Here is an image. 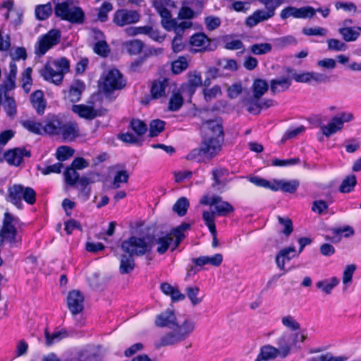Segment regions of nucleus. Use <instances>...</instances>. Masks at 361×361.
<instances>
[{"mask_svg": "<svg viewBox=\"0 0 361 361\" xmlns=\"http://www.w3.org/2000/svg\"><path fill=\"white\" fill-rule=\"evenodd\" d=\"M189 207V201L186 197L179 198L173 206V210L179 216H183L185 215L187 210Z\"/></svg>", "mask_w": 361, "mask_h": 361, "instance_id": "nucleus-48", "label": "nucleus"}, {"mask_svg": "<svg viewBox=\"0 0 361 361\" xmlns=\"http://www.w3.org/2000/svg\"><path fill=\"white\" fill-rule=\"evenodd\" d=\"M297 256L294 247H288L281 250L276 256V263L278 267L283 270L286 262Z\"/></svg>", "mask_w": 361, "mask_h": 361, "instance_id": "nucleus-24", "label": "nucleus"}, {"mask_svg": "<svg viewBox=\"0 0 361 361\" xmlns=\"http://www.w3.org/2000/svg\"><path fill=\"white\" fill-rule=\"evenodd\" d=\"M124 47L128 53L131 55H137L142 51L143 43L139 39H133L126 42L124 43Z\"/></svg>", "mask_w": 361, "mask_h": 361, "instance_id": "nucleus-45", "label": "nucleus"}, {"mask_svg": "<svg viewBox=\"0 0 361 361\" xmlns=\"http://www.w3.org/2000/svg\"><path fill=\"white\" fill-rule=\"evenodd\" d=\"M167 86L168 80L166 78L155 80L151 87L152 97L157 99L164 96Z\"/></svg>", "mask_w": 361, "mask_h": 361, "instance_id": "nucleus-32", "label": "nucleus"}, {"mask_svg": "<svg viewBox=\"0 0 361 361\" xmlns=\"http://www.w3.org/2000/svg\"><path fill=\"white\" fill-rule=\"evenodd\" d=\"M125 80L121 73L117 69L110 70L104 80L103 88L105 92H111L119 90L125 86Z\"/></svg>", "mask_w": 361, "mask_h": 361, "instance_id": "nucleus-14", "label": "nucleus"}, {"mask_svg": "<svg viewBox=\"0 0 361 361\" xmlns=\"http://www.w3.org/2000/svg\"><path fill=\"white\" fill-rule=\"evenodd\" d=\"M2 87L0 86V102L4 109L9 116H13L16 114V104L13 98L5 95V99L2 101Z\"/></svg>", "mask_w": 361, "mask_h": 361, "instance_id": "nucleus-35", "label": "nucleus"}, {"mask_svg": "<svg viewBox=\"0 0 361 361\" xmlns=\"http://www.w3.org/2000/svg\"><path fill=\"white\" fill-rule=\"evenodd\" d=\"M20 221L9 212L4 213L2 227L0 230V247L4 242L9 243L11 247H18L21 243V236L18 232Z\"/></svg>", "mask_w": 361, "mask_h": 361, "instance_id": "nucleus-2", "label": "nucleus"}, {"mask_svg": "<svg viewBox=\"0 0 361 361\" xmlns=\"http://www.w3.org/2000/svg\"><path fill=\"white\" fill-rule=\"evenodd\" d=\"M190 225L187 223H183L177 228H174L171 233L154 239V243L158 245L157 252L163 255L165 253L171 245H173L171 250H174L180 245V242L185 237V232L188 231Z\"/></svg>", "mask_w": 361, "mask_h": 361, "instance_id": "nucleus-4", "label": "nucleus"}, {"mask_svg": "<svg viewBox=\"0 0 361 361\" xmlns=\"http://www.w3.org/2000/svg\"><path fill=\"white\" fill-rule=\"evenodd\" d=\"M252 90L253 93L252 96L255 98L261 99L269 90V84L264 80L256 79L252 83Z\"/></svg>", "mask_w": 361, "mask_h": 361, "instance_id": "nucleus-34", "label": "nucleus"}, {"mask_svg": "<svg viewBox=\"0 0 361 361\" xmlns=\"http://www.w3.org/2000/svg\"><path fill=\"white\" fill-rule=\"evenodd\" d=\"M154 325L159 328L168 327L174 329L161 337L159 347L172 345L183 341L194 331L195 328V322L192 319H185L180 325L178 324L174 310L169 308L156 316Z\"/></svg>", "mask_w": 361, "mask_h": 361, "instance_id": "nucleus-1", "label": "nucleus"}, {"mask_svg": "<svg viewBox=\"0 0 361 361\" xmlns=\"http://www.w3.org/2000/svg\"><path fill=\"white\" fill-rule=\"evenodd\" d=\"M357 183V179L355 175H349L346 176L342 181L339 191L343 193L350 192L353 190Z\"/></svg>", "mask_w": 361, "mask_h": 361, "instance_id": "nucleus-46", "label": "nucleus"}, {"mask_svg": "<svg viewBox=\"0 0 361 361\" xmlns=\"http://www.w3.org/2000/svg\"><path fill=\"white\" fill-rule=\"evenodd\" d=\"M32 68H27L22 73L21 82L22 87L26 93L30 91L32 85V79L31 77Z\"/></svg>", "mask_w": 361, "mask_h": 361, "instance_id": "nucleus-51", "label": "nucleus"}, {"mask_svg": "<svg viewBox=\"0 0 361 361\" xmlns=\"http://www.w3.org/2000/svg\"><path fill=\"white\" fill-rule=\"evenodd\" d=\"M20 124L28 131L35 134H42L43 132V126L33 120H24L20 121Z\"/></svg>", "mask_w": 361, "mask_h": 361, "instance_id": "nucleus-47", "label": "nucleus"}, {"mask_svg": "<svg viewBox=\"0 0 361 361\" xmlns=\"http://www.w3.org/2000/svg\"><path fill=\"white\" fill-rule=\"evenodd\" d=\"M250 51L255 55L268 54L272 50V45L269 43H257L250 47Z\"/></svg>", "mask_w": 361, "mask_h": 361, "instance_id": "nucleus-50", "label": "nucleus"}, {"mask_svg": "<svg viewBox=\"0 0 361 361\" xmlns=\"http://www.w3.org/2000/svg\"><path fill=\"white\" fill-rule=\"evenodd\" d=\"M190 43L192 47H197V51L206 49L209 44V39L203 33H197L193 35L190 39Z\"/></svg>", "mask_w": 361, "mask_h": 361, "instance_id": "nucleus-31", "label": "nucleus"}, {"mask_svg": "<svg viewBox=\"0 0 361 361\" xmlns=\"http://www.w3.org/2000/svg\"><path fill=\"white\" fill-rule=\"evenodd\" d=\"M339 281L340 280L337 277L334 276L319 281L316 283V286L322 291L329 293L339 283Z\"/></svg>", "mask_w": 361, "mask_h": 361, "instance_id": "nucleus-42", "label": "nucleus"}, {"mask_svg": "<svg viewBox=\"0 0 361 361\" xmlns=\"http://www.w3.org/2000/svg\"><path fill=\"white\" fill-rule=\"evenodd\" d=\"M316 11L310 6H305L301 8H295L293 6H288L283 8L280 13L282 19H286L290 17L295 18H312Z\"/></svg>", "mask_w": 361, "mask_h": 361, "instance_id": "nucleus-15", "label": "nucleus"}, {"mask_svg": "<svg viewBox=\"0 0 361 361\" xmlns=\"http://www.w3.org/2000/svg\"><path fill=\"white\" fill-rule=\"evenodd\" d=\"M292 84L290 77H280L270 81V90L273 94L283 92L289 89Z\"/></svg>", "mask_w": 361, "mask_h": 361, "instance_id": "nucleus-22", "label": "nucleus"}, {"mask_svg": "<svg viewBox=\"0 0 361 361\" xmlns=\"http://www.w3.org/2000/svg\"><path fill=\"white\" fill-rule=\"evenodd\" d=\"M84 301V295H67V307L74 316L79 314L83 311Z\"/></svg>", "mask_w": 361, "mask_h": 361, "instance_id": "nucleus-18", "label": "nucleus"}, {"mask_svg": "<svg viewBox=\"0 0 361 361\" xmlns=\"http://www.w3.org/2000/svg\"><path fill=\"white\" fill-rule=\"evenodd\" d=\"M354 119V116L350 112H342L333 117L326 125H322L320 130L324 135L329 137L332 135L341 131L343 128L344 123L350 122Z\"/></svg>", "mask_w": 361, "mask_h": 361, "instance_id": "nucleus-9", "label": "nucleus"}, {"mask_svg": "<svg viewBox=\"0 0 361 361\" xmlns=\"http://www.w3.org/2000/svg\"><path fill=\"white\" fill-rule=\"evenodd\" d=\"M202 128L208 137L224 138V130L221 121L219 119L203 121Z\"/></svg>", "mask_w": 361, "mask_h": 361, "instance_id": "nucleus-17", "label": "nucleus"}, {"mask_svg": "<svg viewBox=\"0 0 361 361\" xmlns=\"http://www.w3.org/2000/svg\"><path fill=\"white\" fill-rule=\"evenodd\" d=\"M59 135H61L65 141H73L80 135L78 125L75 121L63 123Z\"/></svg>", "mask_w": 361, "mask_h": 361, "instance_id": "nucleus-20", "label": "nucleus"}, {"mask_svg": "<svg viewBox=\"0 0 361 361\" xmlns=\"http://www.w3.org/2000/svg\"><path fill=\"white\" fill-rule=\"evenodd\" d=\"M78 361H101L98 353H90L87 350L80 351L78 354Z\"/></svg>", "mask_w": 361, "mask_h": 361, "instance_id": "nucleus-59", "label": "nucleus"}, {"mask_svg": "<svg viewBox=\"0 0 361 361\" xmlns=\"http://www.w3.org/2000/svg\"><path fill=\"white\" fill-rule=\"evenodd\" d=\"M264 10H257L251 16H248L245 20V25L249 27H252L258 23L271 18Z\"/></svg>", "mask_w": 361, "mask_h": 361, "instance_id": "nucleus-29", "label": "nucleus"}, {"mask_svg": "<svg viewBox=\"0 0 361 361\" xmlns=\"http://www.w3.org/2000/svg\"><path fill=\"white\" fill-rule=\"evenodd\" d=\"M140 19V14L135 10L121 8L116 11L112 21L118 27H124L137 23Z\"/></svg>", "mask_w": 361, "mask_h": 361, "instance_id": "nucleus-13", "label": "nucleus"}, {"mask_svg": "<svg viewBox=\"0 0 361 361\" xmlns=\"http://www.w3.org/2000/svg\"><path fill=\"white\" fill-rule=\"evenodd\" d=\"M130 126L132 130L137 134L139 137L145 134L147 131V126L146 124L140 121V120H133L130 122Z\"/></svg>", "mask_w": 361, "mask_h": 361, "instance_id": "nucleus-62", "label": "nucleus"}, {"mask_svg": "<svg viewBox=\"0 0 361 361\" xmlns=\"http://www.w3.org/2000/svg\"><path fill=\"white\" fill-rule=\"evenodd\" d=\"M67 331L64 329L61 331L49 333V330L46 329L44 330L45 343L47 346H51L54 343H59L63 338L67 336Z\"/></svg>", "mask_w": 361, "mask_h": 361, "instance_id": "nucleus-30", "label": "nucleus"}, {"mask_svg": "<svg viewBox=\"0 0 361 361\" xmlns=\"http://www.w3.org/2000/svg\"><path fill=\"white\" fill-rule=\"evenodd\" d=\"M290 350V348L288 345L281 346V350L269 344L264 345L260 347L259 352L254 361H271L276 359L279 355H281L282 357H286Z\"/></svg>", "mask_w": 361, "mask_h": 361, "instance_id": "nucleus-12", "label": "nucleus"}, {"mask_svg": "<svg viewBox=\"0 0 361 361\" xmlns=\"http://www.w3.org/2000/svg\"><path fill=\"white\" fill-rule=\"evenodd\" d=\"M153 6L161 17V24L166 30H170L175 26V19L172 18L171 12L176 8L175 2L172 0H154Z\"/></svg>", "mask_w": 361, "mask_h": 361, "instance_id": "nucleus-8", "label": "nucleus"}, {"mask_svg": "<svg viewBox=\"0 0 361 361\" xmlns=\"http://www.w3.org/2000/svg\"><path fill=\"white\" fill-rule=\"evenodd\" d=\"M30 152L25 149L15 148L5 152L4 159L10 164L13 166H19L22 162L24 157H30Z\"/></svg>", "mask_w": 361, "mask_h": 361, "instance_id": "nucleus-19", "label": "nucleus"}, {"mask_svg": "<svg viewBox=\"0 0 361 361\" xmlns=\"http://www.w3.org/2000/svg\"><path fill=\"white\" fill-rule=\"evenodd\" d=\"M74 151L68 146L59 147L56 152V157L59 161L67 160L73 155Z\"/></svg>", "mask_w": 361, "mask_h": 361, "instance_id": "nucleus-54", "label": "nucleus"}, {"mask_svg": "<svg viewBox=\"0 0 361 361\" xmlns=\"http://www.w3.org/2000/svg\"><path fill=\"white\" fill-rule=\"evenodd\" d=\"M113 10L111 3L105 1L98 9L97 19L101 22H106L108 19V13Z\"/></svg>", "mask_w": 361, "mask_h": 361, "instance_id": "nucleus-52", "label": "nucleus"}, {"mask_svg": "<svg viewBox=\"0 0 361 361\" xmlns=\"http://www.w3.org/2000/svg\"><path fill=\"white\" fill-rule=\"evenodd\" d=\"M129 179V173L125 169L116 170L114 171L111 188L118 189L121 184L128 183Z\"/></svg>", "mask_w": 361, "mask_h": 361, "instance_id": "nucleus-36", "label": "nucleus"}, {"mask_svg": "<svg viewBox=\"0 0 361 361\" xmlns=\"http://www.w3.org/2000/svg\"><path fill=\"white\" fill-rule=\"evenodd\" d=\"M200 203L204 205L214 206V211L210 212L214 213V216L216 215L226 216L234 211V207L228 202L224 201L222 197L219 195L209 197L205 195L201 198Z\"/></svg>", "mask_w": 361, "mask_h": 361, "instance_id": "nucleus-11", "label": "nucleus"}, {"mask_svg": "<svg viewBox=\"0 0 361 361\" xmlns=\"http://www.w3.org/2000/svg\"><path fill=\"white\" fill-rule=\"evenodd\" d=\"M274 46L279 49H283L290 45H295L297 44L296 39L291 36L287 35L284 37H278L273 39Z\"/></svg>", "mask_w": 361, "mask_h": 361, "instance_id": "nucleus-44", "label": "nucleus"}, {"mask_svg": "<svg viewBox=\"0 0 361 361\" xmlns=\"http://www.w3.org/2000/svg\"><path fill=\"white\" fill-rule=\"evenodd\" d=\"M300 185L298 180H274L272 190H281L283 192L294 193Z\"/></svg>", "mask_w": 361, "mask_h": 361, "instance_id": "nucleus-21", "label": "nucleus"}, {"mask_svg": "<svg viewBox=\"0 0 361 361\" xmlns=\"http://www.w3.org/2000/svg\"><path fill=\"white\" fill-rule=\"evenodd\" d=\"M204 157H206V154L201 145L200 147L191 150L186 156L188 160L197 161H201Z\"/></svg>", "mask_w": 361, "mask_h": 361, "instance_id": "nucleus-58", "label": "nucleus"}, {"mask_svg": "<svg viewBox=\"0 0 361 361\" xmlns=\"http://www.w3.org/2000/svg\"><path fill=\"white\" fill-rule=\"evenodd\" d=\"M30 101L33 108L38 114H44L46 107V102L44 99V94L42 90L35 91L31 94Z\"/></svg>", "mask_w": 361, "mask_h": 361, "instance_id": "nucleus-28", "label": "nucleus"}, {"mask_svg": "<svg viewBox=\"0 0 361 361\" xmlns=\"http://www.w3.org/2000/svg\"><path fill=\"white\" fill-rule=\"evenodd\" d=\"M302 33L307 36H326L328 30L322 27H305L303 28Z\"/></svg>", "mask_w": 361, "mask_h": 361, "instance_id": "nucleus-61", "label": "nucleus"}, {"mask_svg": "<svg viewBox=\"0 0 361 361\" xmlns=\"http://www.w3.org/2000/svg\"><path fill=\"white\" fill-rule=\"evenodd\" d=\"M245 106L247 110L254 114L260 113V109H262L260 99L255 98L254 96L245 100Z\"/></svg>", "mask_w": 361, "mask_h": 361, "instance_id": "nucleus-49", "label": "nucleus"}, {"mask_svg": "<svg viewBox=\"0 0 361 361\" xmlns=\"http://www.w3.org/2000/svg\"><path fill=\"white\" fill-rule=\"evenodd\" d=\"M135 267L133 256L128 255H122L121 257L120 271L121 274H128Z\"/></svg>", "mask_w": 361, "mask_h": 361, "instance_id": "nucleus-41", "label": "nucleus"}, {"mask_svg": "<svg viewBox=\"0 0 361 361\" xmlns=\"http://www.w3.org/2000/svg\"><path fill=\"white\" fill-rule=\"evenodd\" d=\"M63 122L57 116L49 118L43 126V132L51 135H60Z\"/></svg>", "mask_w": 361, "mask_h": 361, "instance_id": "nucleus-27", "label": "nucleus"}, {"mask_svg": "<svg viewBox=\"0 0 361 361\" xmlns=\"http://www.w3.org/2000/svg\"><path fill=\"white\" fill-rule=\"evenodd\" d=\"M333 236L330 238L329 235L326 236L327 240H331L333 242H338L341 239V235L343 234L345 237H349L354 233L353 229L350 226H345L343 228H333L331 230Z\"/></svg>", "mask_w": 361, "mask_h": 361, "instance_id": "nucleus-40", "label": "nucleus"}, {"mask_svg": "<svg viewBox=\"0 0 361 361\" xmlns=\"http://www.w3.org/2000/svg\"><path fill=\"white\" fill-rule=\"evenodd\" d=\"M16 74L17 66L14 61H11L9 64V73L4 82V88L6 90H11L15 87Z\"/></svg>", "mask_w": 361, "mask_h": 361, "instance_id": "nucleus-39", "label": "nucleus"}, {"mask_svg": "<svg viewBox=\"0 0 361 361\" xmlns=\"http://www.w3.org/2000/svg\"><path fill=\"white\" fill-rule=\"evenodd\" d=\"M224 138L208 137L203 140L201 146L206 154V158L212 159L216 156L221 149Z\"/></svg>", "mask_w": 361, "mask_h": 361, "instance_id": "nucleus-16", "label": "nucleus"}, {"mask_svg": "<svg viewBox=\"0 0 361 361\" xmlns=\"http://www.w3.org/2000/svg\"><path fill=\"white\" fill-rule=\"evenodd\" d=\"M72 111L80 118L92 120L97 116V111L93 106L85 104H74L72 106Z\"/></svg>", "mask_w": 361, "mask_h": 361, "instance_id": "nucleus-25", "label": "nucleus"}, {"mask_svg": "<svg viewBox=\"0 0 361 361\" xmlns=\"http://www.w3.org/2000/svg\"><path fill=\"white\" fill-rule=\"evenodd\" d=\"M183 99L180 93H174L169 101V109L178 111L183 105Z\"/></svg>", "mask_w": 361, "mask_h": 361, "instance_id": "nucleus-60", "label": "nucleus"}, {"mask_svg": "<svg viewBox=\"0 0 361 361\" xmlns=\"http://www.w3.org/2000/svg\"><path fill=\"white\" fill-rule=\"evenodd\" d=\"M53 12L51 3L37 5L35 7V13L37 19L39 20H45L48 19Z\"/></svg>", "mask_w": 361, "mask_h": 361, "instance_id": "nucleus-37", "label": "nucleus"}, {"mask_svg": "<svg viewBox=\"0 0 361 361\" xmlns=\"http://www.w3.org/2000/svg\"><path fill=\"white\" fill-rule=\"evenodd\" d=\"M65 180L67 184L73 186L77 183L79 174L78 173L71 167L68 168L64 172Z\"/></svg>", "mask_w": 361, "mask_h": 361, "instance_id": "nucleus-57", "label": "nucleus"}, {"mask_svg": "<svg viewBox=\"0 0 361 361\" xmlns=\"http://www.w3.org/2000/svg\"><path fill=\"white\" fill-rule=\"evenodd\" d=\"M54 15L62 20L68 21L72 24H82L85 22V15L81 7L75 6L70 0L54 8Z\"/></svg>", "mask_w": 361, "mask_h": 361, "instance_id": "nucleus-5", "label": "nucleus"}, {"mask_svg": "<svg viewBox=\"0 0 361 361\" xmlns=\"http://www.w3.org/2000/svg\"><path fill=\"white\" fill-rule=\"evenodd\" d=\"M204 97L207 102L215 99L217 96L221 94V90L219 86L215 85L209 89L203 90Z\"/></svg>", "mask_w": 361, "mask_h": 361, "instance_id": "nucleus-63", "label": "nucleus"}, {"mask_svg": "<svg viewBox=\"0 0 361 361\" xmlns=\"http://www.w3.org/2000/svg\"><path fill=\"white\" fill-rule=\"evenodd\" d=\"M356 270V266L353 264L347 265L343 273V291H346L348 287L351 284L353 276Z\"/></svg>", "mask_w": 361, "mask_h": 361, "instance_id": "nucleus-43", "label": "nucleus"}, {"mask_svg": "<svg viewBox=\"0 0 361 361\" xmlns=\"http://www.w3.org/2000/svg\"><path fill=\"white\" fill-rule=\"evenodd\" d=\"M164 126L165 122L161 120L157 119L152 121L149 124V136H157L160 133H161L164 130Z\"/></svg>", "mask_w": 361, "mask_h": 361, "instance_id": "nucleus-53", "label": "nucleus"}, {"mask_svg": "<svg viewBox=\"0 0 361 361\" xmlns=\"http://www.w3.org/2000/svg\"><path fill=\"white\" fill-rule=\"evenodd\" d=\"M204 23L207 30L212 31L220 26L221 21L219 17L210 16L204 18Z\"/></svg>", "mask_w": 361, "mask_h": 361, "instance_id": "nucleus-64", "label": "nucleus"}, {"mask_svg": "<svg viewBox=\"0 0 361 361\" xmlns=\"http://www.w3.org/2000/svg\"><path fill=\"white\" fill-rule=\"evenodd\" d=\"M202 219L212 235V247H216L219 245V240L217 238V232L214 223V213L211 212H203Z\"/></svg>", "mask_w": 361, "mask_h": 361, "instance_id": "nucleus-26", "label": "nucleus"}, {"mask_svg": "<svg viewBox=\"0 0 361 361\" xmlns=\"http://www.w3.org/2000/svg\"><path fill=\"white\" fill-rule=\"evenodd\" d=\"M85 87V84L82 81L75 80L71 85L68 91L66 93L65 97L73 103L77 102L80 99Z\"/></svg>", "mask_w": 361, "mask_h": 361, "instance_id": "nucleus-23", "label": "nucleus"}, {"mask_svg": "<svg viewBox=\"0 0 361 361\" xmlns=\"http://www.w3.org/2000/svg\"><path fill=\"white\" fill-rule=\"evenodd\" d=\"M61 39V32L53 29L47 34L40 36L35 44V54L38 56L44 55L48 50L58 44Z\"/></svg>", "mask_w": 361, "mask_h": 361, "instance_id": "nucleus-10", "label": "nucleus"}, {"mask_svg": "<svg viewBox=\"0 0 361 361\" xmlns=\"http://www.w3.org/2000/svg\"><path fill=\"white\" fill-rule=\"evenodd\" d=\"M188 68L186 58L180 56L172 63V71L175 74H179Z\"/></svg>", "mask_w": 361, "mask_h": 361, "instance_id": "nucleus-56", "label": "nucleus"}, {"mask_svg": "<svg viewBox=\"0 0 361 361\" xmlns=\"http://www.w3.org/2000/svg\"><path fill=\"white\" fill-rule=\"evenodd\" d=\"M69 68L68 60L62 57L47 63L40 71V75L45 80L59 85L63 81L65 73L68 72Z\"/></svg>", "mask_w": 361, "mask_h": 361, "instance_id": "nucleus-3", "label": "nucleus"}, {"mask_svg": "<svg viewBox=\"0 0 361 361\" xmlns=\"http://www.w3.org/2000/svg\"><path fill=\"white\" fill-rule=\"evenodd\" d=\"M8 192L10 201L18 207L22 205V200L29 204L35 202L36 192L32 188L15 184L8 188Z\"/></svg>", "mask_w": 361, "mask_h": 361, "instance_id": "nucleus-7", "label": "nucleus"}, {"mask_svg": "<svg viewBox=\"0 0 361 361\" xmlns=\"http://www.w3.org/2000/svg\"><path fill=\"white\" fill-rule=\"evenodd\" d=\"M340 34L346 42L355 41L361 35V27H348L339 29Z\"/></svg>", "mask_w": 361, "mask_h": 361, "instance_id": "nucleus-33", "label": "nucleus"}, {"mask_svg": "<svg viewBox=\"0 0 361 361\" xmlns=\"http://www.w3.org/2000/svg\"><path fill=\"white\" fill-rule=\"evenodd\" d=\"M153 243L147 241L146 238L132 236L121 243L122 250L132 256H142L149 252Z\"/></svg>", "mask_w": 361, "mask_h": 361, "instance_id": "nucleus-6", "label": "nucleus"}, {"mask_svg": "<svg viewBox=\"0 0 361 361\" xmlns=\"http://www.w3.org/2000/svg\"><path fill=\"white\" fill-rule=\"evenodd\" d=\"M188 78L186 87L190 93L193 94L197 87L202 85L201 75L197 72L190 73L188 74Z\"/></svg>", "mask_w": 361, "mask_h": 361, "instance_id": "nucleus-38", "label": "nucleus"}, {"mask_svg": "<svg viewBox=\"0 0 361 361\" xmlns=\"http://www.w3.org/2000/svg\"><path fill=\"white\" fill-rule=\"evenodd\" d=\"M259 1L265 6L267 9L265 11L271 17L274 16L276 8L282 4L281 0H259Z\"/></svg>", "mask_w": 361, "mask_h": 361, "instance_id": "nucleus-55", "label": "nucleus"}]
</instances>
